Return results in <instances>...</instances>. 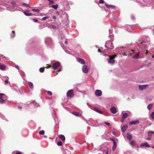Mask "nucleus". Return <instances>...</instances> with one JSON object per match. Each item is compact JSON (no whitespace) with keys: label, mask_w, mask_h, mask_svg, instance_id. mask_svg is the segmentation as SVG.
Listing matches in <instances>:
<instances>
[{"label":"nucleus","mask_w":154,"mask_h":154,"mask_svg":"<svg viewBox=\"0 0 154 154\" xmlns=\"http://www.w3.org/2000/svg\"><path fill=\"white\" fill-rule=\"evenodd\" d=\"M105 46L107 48L113 49L114 46L112 43L109 41H106L105 43Z\"/></svg>","instance_id":"obj_1"},{"label":"nucleus","mask_w":154,"mask_h":154,"mask_svg":"<svg viewBox=\"0 0 154 154\" xmlns=\"http://www.w3.org/2000/svg\"><path fill=\"white\" fill-rule=\"evenodd\" d=\"M117 57L116 55L110 56L109 58L108 59V61L110 63H114L115 62V60L114 59Z\"/></svg>","instance_id":"obj_2"},{"label":"nucleus","mask_w":154,"mask_h":154,"mask_svg":"<svg viewBox=\"0 0 154 154\" xmlns=\"http://www.w3.org/2000/svg\"><path fill=\"white\" fill-rule=\"evenodd\" d=\"M67 95L70 97H74L73 91L71 89L69 90L67 93Z\"/></svg>","instance_id":"obj_3"},{"label":"nucleus","mask_w":154,"mask_h":154,"mask_svg":"<svg viewBox=\"0 0 154 154\" xmlns=\"http://www.w3.org/2000/svg\"><path fill=\"white\" fill-rule=\"evenodd\" d=\"M45 43L48 45H52V42L51 39L50 38H47L45 41Z\"/></svg>","instance_id":"obj_4"},{"label":"nucleus","mask_w":154,"mask_h":154,"mask_svg":"<svg viewBox=\"0 0 154 154\" xmlns=\"http://www.w3.org/2000/svg\"><path fill=\"white\" fill-rule=\"evenodd\" d=\"M148 87V86L147 85H139V89L140 91H143V90L146 89Z\"/></svg>","instance_id":"obj_5"},{"label":"nucleus","mask_w":154,"mask_h":154,"mask_svg":"<svg viewBox=\"0 0 154 154\" xmlns=\"http://www.w3.org/2000/svg\"><path fill=\"white\" fill-rule=\"evenodd\" d=\"M60 63L59 62H57L54 63L52 65V67L54 69H57L60 66Z\"/></svg>","instance_id":"obj_6"},{"label":"nucleus","mask_w":154,"mask_h":154,"mask_svg":"<svg viewBox=\"0 0 154 154\" xmlns=\"http://www.w3.org/2000/svg\"><path fill=\"white\" fill-rule=\"evenodd\" d=\"M82 71L85 73H87L88 72V69L87 66L86 65H84L82 67Z\"/></svg>","instance_id":"obj_7"},{"label":"nucleus","mask_w":154,"mask_h":154,"mask_svg":"<svg viewBox=\"0 0 154 154\" xmlns=\"http://www.w3.org/2000/svg\"><path fill=\"white\" fill-rule=\"evenodd\" d=\"M95 94L97 96H100L102 95V92L99 90H97L95 93Z\"/></svg>","instance_id":"obj_8"},{"label":"nucleus","mask_w":154,"mask_h":154,"mask_svg":"<svg viewBox=\"0 0 154 154\" xmlns=\"http://www.w3.org/2000/svg\"><path fill=\"white\" fill-rule=\"evenodd\" d=\"M6 58L4 55L0 54V62H4L6 60Z\"/></svg>","instance_id":"obj_9"},{"label":"nucleus","mask_w":154,"mask_h":154,"mask_svg":"<svg viewBox=\"0 0 154 154\" xmlns=\"http://www.w3.org/2000/svg\"><path fill=\"white\" fill-rule=\"evenodd\" d=\"M76 59L78 62H79L82 64H84L85 63V61L82 58H77Z\"/></svg>","instance_id":"obj_10"},{"label":"nucleus","mask_w":154,"mask_h":154,"mask_svg":"<svg viewBox=\"0 0 154 154\" xmlns=\"http://www.w3.org/2000/svg\"><path fill=\"white\" fill-rule=\"evenodd\" d=\"M29 10H26L24 12V14L27 16H30L32 15V14L30 13Z\"/></svg>","instance_id":"obj_11"},{"label":"nucleus","mask_w":154,"mask_h":154,"mask_svg":"<svg viewBox=\"0 0 154 154\" xmlns=\"http://www.w3.org/2000/svg\"><path fill=\"white\" fill-rule=\"evenodd\" d=\"M110 110L113 114H115L116 113V109L115 107H112L110 108Z\"/></svg>","instance_id":"obj_12"},{"label":"nucleus","mask_w":154,"mask_h":154,"mask_svg":"<svg viewBox=\"0 0 154 154\" xmlns=\"http://www.w3.org/2000/svg\"><path fill=\"white\" fill-rule=\"evenodd\" d=\"M139 122V121L138 120L132 121L130 123V124L132 125H133L138 124Z\"/></svg>","instance_id":"obj_13"},{"label":"nucleus","mask_w":154,"mask_h":154,"mask_svg":"<svg viewBox=\"0 0 154 154\" xmlns=\"http://www.w3.org/2000/svg\"><path fill=\"white\" fill-rule=\"evenodd\" d=\"M140 53L139 52L137 53L132 57L134 59H138L139 58Z\"/></svg>","instance_id":"obj_14"},{"label":"nucleus","mask_w":154,"mask_h":154,"mask_svg":"<svg viewBox=\"0 0 154 154\" xmlns=\"http://www.w3.org/2000/svg\"><path fill=\"white\" fill-rule=\"evenodd\" d=\"M128 126L127 125H124L123 127L121 128V130L122 132H124L125 131L126 129L128 128Z\"/></svg>","instance_id":"obj_15"},{"label":"nucleus","mask_w":154,"mask_h":154,"mask_svg":"<svg viewBox=\"0 0 154 154\" xmlns=\"http://www.w3.org/2000/svg\"><path fill=\"white\" fill-rule=\"evenodd\" d=\"M141 146H145L147 147H150V146L148 144L147 142H145L143 143H142L141 144Z\"/></svg>","instance_id":"obj_16"},{"label":"nucleus","mask_w":154,"mask_h":154,"mask_svg":"<svg viewBox=\"0 0 154 154\" xmlns=\"http://www.w3.org/2000/svg\"><path fill=\"white\" fill-rule=\"evenodd\" d=\"M130 144L132 146H136V141L134 140H132L130 141Z\"/></svg>","instance_id":"obj_17"},{"label":"nucleus","mask_w":154,"mask_h":154,"mask_svg":"<svg viewBox=\"0 0 154 154\" xmlns=\"http://www.w3.org/2000/svg\"><path fill=\"white\" fill-rule=\"evenodd\" d=\"M60 138L63 141H65V136L63 135H60L59 136Z\"/></svg>","instance_id":"obj_18"},{"label":"nucleus","mask_w":154,"mask_h":154,"mask_svg":"<svg viewBox=\"0 0 154 154\" xmlns=\"http://www.w3.org/2000/svg\"><path fill=\"white\" fill-rule=\"evenodd\" d=\"M72 114L77 116H80L81 115V114L79 112L76 111H73L72 112Z\"/></svg>","instance_id":"obj_19"},{"label":"nucleus","mask_w":154,"mask_h":154,"mask_svg":"<svg viewBox=\"0 0 154 154\" xmlns=\"http://www.w3.org/2000/svg\"><path fill=\"white\" fill-rule=\"evenodd\" d=\"M6 68V67L5 65L3 64H1L0 65V69L2 70H5Z\"/></svg>","instance_id":"obj_20"},{"label":"nucleus","mask_w":154,"mask_h":154,"mask_svg":"<svg viewBox=\"0 0 154 154\" xmlns=\"http://www.w3.org/2000/svg\"><path fill=\"white\" fill-rule=\"evenodd\" d=\"M128 114L127 113H124L123 114L122 118L124 119H126L128 116Z\"/></svg>","instance_id":"obj_21"},{"label":"nucleus","mask_w":154,"mask_h":154,"mask_svg":"<svg viewBox=\"0 0 154 154\" xmlns=\"http://www.w3.org/2000/svg\"><path fill=\"white\" fill-rule=\"evenodd\" d=\"M28 85L31 89H32L33 88V85L32 83L29 82L28 83Z\"/></svg>","instance_id":"obj_22"},{"label":"nucleus","mask_w":154,"mask_h":154,"mask_svg":"<svg viewBox=\"0 0 154 154\" xmlns=\"http://www.w3.org/2000/svg\"><path fill=\"white\" fill-rule=\"evenodd\" d=\"M106 6L108 8H114L115 7V6L112 5H108L107 4H105Z\"/></svg>","instance_id":"obj_23"},{"label":"nucleus","mask_w":154,"mask_h":154,"mask_svg":"<svg viewBox=\"0 0 154 154\" xmlns=\"http://www.w3.org/2000/svg\"><path fill=\"white\" fill-rule=\"evenodd\" d=\"M127 139L130 140L132 139V136L131 135L129 134L127 135Z\"/></svg>","instance_id":"obj_24"},{"label":"nucleus","mask_w":154,"mask_h":154,"mask_svg":"<svg viewBox=\"0 0 154 154\" xmlns=\"http://www.w3.org/2000/svg\"><path fill=\"white\" fill-rule=\"evenodd\" d=\"M58 5L57 4L53 5L51 7L54 8L55 9H57V8Z\"/></svg>","instance_id":"obj_25"},{"label":"nucleus","mask_w":154,"mask_h":154,"mask_svg":"<svg viewBox=\"0 0 154 154\" xmlns=\"http://www.w3.org/2000/svg\"><path fill=\"white\" fill-rule=\"evenodd\" d=\"M152 105L153 104L152 103L149 104L147 106V109L149 110L150 109L152 108Z\"/></svg>","instance_id":"obj_26"},{"label":"nucleus","mask_w":154,"mask_h":154,"mask_svg":"<svg viewBox=\"0 0 154 154\" xmlns=\"http://www.w3.org/2000/svg\"><path fill=\"white\" fill-rule=\"evenodd\" d=\"M117 144H113L112 149V150L113 151H114L116 149L117 147Z\"/></svg>","instance_id":"obj_27"},{"label":"nucleus","mask_w":154,"mask_h":154,"mask_svg":"<svg viewBox=\"0 0 154 154\" xmlns=\"http://www.w3.org/2000/svg\"><path fill=\"white\" fill-rule=\"evenodd\" d=\"M12 34L11 36V38H13L15 36V32L14 31H12Z\"/></svg>","instance_id":"obj_28"},{"label":"nucleus","mask_w":154,"mask_h":154,"mask_svg":"<svg viewBox=\"0 0 154 154\" xmlns=\"http://www.w3.org/2000/svg\"><path fill=\"white\" fill-rule=\"evenodd\" d=\"M39 133L40 135H43L45 133V131L44 130H42L39 131Z\"/></svg>","instance_id":"obj_29"},{"label":"nucleus","mask_w":154,"mask_h":154,"mask_svg":"<svg viewBox=\"0 0 154 154\" xmlns=\"http://www.w3.org/2000/svg\"><path fill=\"white\" fill-rule=\"evenodd\" d=\"M39 71L41 72H43L44 71V68H41L39 69Z\"/></svg>","instance_id":"obj_30"},{"label":"nucleus","mask_w":154,"mask_h":154,"mask_svg":"<svg viewBox=\"0 0 154 154\" xmlns=\"http://www.w3.org/2000/svg\"><path fill=\"white\" fill-rule=\"evenodd\" d=\"M150 116L153 119H154V112H152L151 115H150Z\"/></svg>","instance_id":"obj_31"},{"label":"nucleus","mask_w":154,"mask_h":154,"mask_svg":"<svg viewBox=\"0 0 154 154\" xmlns=\"http://www.w3.org/2000/svg\"><path fill=\"white\" fill-rule=\"evenodd\" d=\"M57 144L59 146H62V142L61 141H59L57 143Z\"/></svg>","instance_id":"obj_32"},{"label":"nucleus","mask_w":154,"mask_h":154,"mask_svg":"<svg viewBox=\"0 0 154 154\" xmlns=\"http://www.w3.org/2000/svg\"><path fill=\"white\" fill-rule=\"evenodd\" d=\"M95 111L98 113L102 114V112L97 109H95Z\"/></svg>","instance_id":"obj_33"},{"label":"nucleus","mask_w":154,"mask_h":154,"mask_svg":"<svg viewBox=\"0 0 154 154\" xmlns=\"http://www.w3.org/2000/svg\"><path fill=\"white\" fill-rule=\"evenodd\" d=\"M4 102V100L3 99H0V103L2 104Z\"/></svg>","instance_id":"obj_34"},{"label":"nucleus","mask_w":154,"mask_h":154,"mask_svg":"<svg viewBox=\"0 0 154 154\" xmlns=\"http://www.w3.org/2000/svg\"><path fill=\"white\" fill-rule=\"evenodd\" d=\"M48 0L49 2L51 4H54V1L52 0Z\"/></svg>","instance_id":"obj_35"},{"label":"nucleus","mask_w":154,"mask_h":154,"mask_svg":"<svg viewBox=\"0 0 154 154\" xmlns=\"http://www.w3.org/2000/svg\"><path fill=\"white\" fill-rule=\"evenodd\" d=\"M47 92L50 95H51L52 94V92L50 91H47Z\"/></svg>","instance_id":"obj_36"},{"label":"nucleus","mask_w":154,"mask_h":154,"mask_svg":"<svg viewBox=\"0 0 154 154\" xmlns=\"http://www.w3.org/2000/svg\"><path fill=\"white\" fill-rule=\"evenodd\" d=\"M104 3V2L103 0H100L99 3L100 4H103Z\"/></svg>","instance_id":"obj_37"},{"label":"nucleus","mask_w":154,"mask_h":154,"mask_svg":"<svg viewBox=\"0 0 154 154\" xmlns=\"http://www.w3.org/2000/svg\"><path fill=\"white\" fill-rule=\"evenodd\" d=\"M23 5L26 6L27 7H29V4H27L26 3H24L23 4Z\"/></svg>","instance_id":"obj_38"},{"label":"nucleus","mask_w":154,"mask_h":154,"mask_svg":"<svg viewBox=\"0 0 154 154\" xmlns=\"http://www.w3.org/2000/svg\"><path fill=\"white\" fill-rule=\"evenodd\" d=\"M49 18L48 17H43L42 19V20H46L47 18Z\"/></svg>","instance_id":"obj_39"},{"label":"nucleus","mask_w":154,"mask_h":154,"mask_svg":"<svg viewBox=\"0 0 154 154\" xmlns=\"http://www.w3.org/2000/svg\"><path fill=\"white\" fill-rule=\"evenodd\" d=\"M103 154H108V151L106 150H104Z\"/></svg>","instance_id":"obj_40"},{"label":"nucleus","mask_w":154,"mask_h":154,"mask_svg":"<svg viewBox=\"0 0 154 154\" xmlns=\"http://www.w3.org/2000/svg\"><path fill=\"white\" fill-rule=\"evenodd\" d=\"M148 134L149 135V134H154V132L151 131H150L148 132Z\"/></svg>","instance_id":"obj_41"},{"label":"nucleus","mask_w":154,"mask_h":154,"mask_svg":"<svg viewBox=\"0 0 154 154\" xmlns=\"http://www.w3.org/2000/svg\"><path fill=\"white\" fill-rule=\"evenodd\" d=\"M32 10L34 11L38 12L39 10L38 9H32Z\"/></svg>","instance_id":"obj_42"},{"label":"nucleus","mask_w":154,"mask_h":154,"mask_svg":"<svg viewBox=\"0 0 154 154\" xmlns=\"http://www.w3.org/2000/svg\"><path fill=\"white\" fill-rule=\"evenodd\" d=\"M33 21L35 22H37L38 21V20H37L35 19H33Z\"/></svg>","instance_id":"obj_43"},{"label":"nucleus","mask_w":154,"mask_h":154,"mask_svg":"<svg viewBox=\"0 0 154 154\" xmlns=\"http://www.w3.org/2000/svg\"><path fill=\"white\" fill-rule=\"evenodd\" d=\"M5 84L7 85L8 83V80H5Z\"/></svg>","instance_id":"obj_44"},{"label":"nucleus","mask_w":154,"mask_h":154,"mask_svg":"<svg viewBox=\"0 0 154 154\" xmlns=\"http://www.w3.org/2000/svg\"><path fill=\"white\" fill-rule=\"evenodd\" d=\"M15 154H22V153L20 151H18Z\"/></svg>","instance_id":"obj_45"},{"label":"nucleus","mask_w":154,"mask_h":154,"mask_svg":"<svg viewBox=\"0 0 154 154\" xmlns=\"http://www.w3.org/2000/svg\"><path fill=\"white\" fill-rule=\"evenodd\" d=\"M124 119H124L123 118H122V119H121V122H123V121H124Z\"/></svg>","instance_id":"obj_46"},{"label":"nucleus","mask_w":154,"mask_h":154,"mask_svg":"<svg viewBox=\"0 0 154 154\" xmlns=\"http://www.w3.org/2000/svg\"><path fill=\"white\" fill-rule=\"evenodd\" d=\"M105 124L108 125H110V124L109 123L107 122H106L105 123Z\"/></svg>","instance_id":"obj_47"},{"label":"nucleus","mask_w":154,"mask_h":154,"mask_svg":"<svg viewBox=\"0 0 154 154\" xmlns=\"http://www.w3.org/2000/svg\"><path fill=\"white\" fill-rule=\"evenodd\" d=\"M113 144H117L116 141L115 140H113Z\"/></svg>","instance_id":"obj_48"},{"label":"nucleus","mask_w":154,"mask_h":154,"mask_svg":"<svg viewBox=\"0 0 154 154\" xmlns=\"http://www.w3.org/2000/svg\"><path fill=\"white\" fill-rule=\"evenodd\" d=\"M51 66V65H49L47 67V68H49Z\"/></svg>","instance_id":"obj_49"},{"label":"nucleus","mask_w":154,"mask_h":154,"mask_svg":"<svg viewBox=\"0 0 154 154\" xmlns=\"http://www.w3.org/2000/svg\"><path fill=\"white\" fill-rule=\"evenodd\" d=\"M16 68L19 69V67L18 65H17L15 66Z\"/></svg>","instance_id":"obj_50"},{"label":"nucleus","mask_w":154,"mask_h":154,"mask_svg":"<svg viewBox=\"0 0 154 154\" xmlns=\"http://www.w3.org/2000/svg\"><path fill=\"white\" fill-rule=\"evenodd\" d=\"M53 18L54 19V20H55V19H56V17L55 16H54L53 17Z\"/></svg>","instance_id":"obj_51"},{"label":"nucleus","mask_w":154,"mask_h":154,"mask_svg":"<svg viewBox=\"0 0 154 154\" xmlns=\"http://www.w3.org/2000/svg\"><path fill=\"white\" fill-rule=\"evenodd\" d=\"M3 96H0V99H3Z\"/></svg>","instance_id":"obj_52"},{"label":"nucleus","mask_w":154,"mask_h":154,"mask_svg":"<svg viewBox=\"0 0 154 154\" xmlns=\"http://www.w3.org/2000/svg\"><path fill=\"white\" fill-rule=\"evenodd\" d=\"M110 140H112L113 141V140H115L114 139H113L112 138H110Z\"/></svg>","instance_id":"obj_53"},{"label":"nucleus","mask_w":154,"mask_h":154,"mask_svg":"<svg viewBox=\"0 0 154 154\" xmlns=\"http://www.w3.org/2000/svg\"><path fill=\"white\" fill-rule=\"evenodd\" d=\"M4 95V94H3L0 93V95H1V96H3V95Z\"/></svg>","instance_id":"obj_54"},{"label":"nucleus","mask_w":154,"mask_h":154,"mask_svg":"<svg viewBox=\"0 0 154 154\" xmlns=\"http://www.w3.org/2000/svg\"><path fill=\"white\" fill-rule=\"evenodd\" d=\"M98 52H101V50H100V49H98Z\"/></svg>","instance_id":"obj_55"},{"label":"nucleus","mask_w":154,"mask_h":154,"mask_svg":"<svg viewBox=\"0 0 154 154\" xmlns=\"http://www.w3.org/2000/svg\"><path fill=\"white\" fill-rule=\"evenodd\" d=\"M151 139V138H148L147 139L148 140H150Z\"/></svg>","instance_id":"obj_56"},{"label":"nucleus","mask_w":154,"mask_h":154,"mask_svg":"<svg viewBox=\"0 0 154 154\" xmlns=\"http://www.w3.org/2000/svg\"><path fill=\"white\" fill-rule=\"evenodd\" d=\"M152 58H154V54L152 56Z\"/></svg>","instance_id":"obj_57"},{"label":"nucleus","mask_w":154,"mask_h":154,"mask_svg":"<svg viewBox=\"0 0 154 154\" xmlns=\"http://www.w3.org/2000/svg\"><path fill=\"white\" fill-rule=\"evenodd\" d=\"M110 37H111V38H112V35H110Z\"/></svg>","instance_id":"obj_58"},{"label":"nucleus","mask_w":154,"mask_h":154,"mask_svg":"<svg viewBox=\"0 0 154 154\" xmlns=\"http://www.w3.org/2000/svg\"><path fill=\"white\" fill-rule=\"evenodd\" d=\"M110 37H111V38H112V35H110Z\"/></svg>","instance_id":"obj_59"},{"label":"nucleus","mask_w":154,"mask_h":154,"mask_svg":"<svg viewBox=\"0 0 154 154\" xmlns=\"http://www.w3.org/2000/svg\"><path fill=\"white\" fill-rule=\"evenodd\" d=\"M148 52V51H147L146 52V54H147Z\"/></svg>","instance_id":"obj_60"},{"label":"nucleus","mask_w":154,"mask_h":154,"mask_svg":"<svg viewBox=\"0 0 154 154\" xmlns=\"http://www.w3.org/2000/svg\"><path fill=\"white\" fill-rule=\"evenodd\" d=\"M19 108H20V109H21V107H19Z\"/></svg>","instance_id":"obj_61"},{"label":"nucleus","mask_w":154,"mask_h":154,"mask_svg":"<svg viewBox=\"0 0 154 154\" xmlns=\"http://www.w3.org/2000/svg\"><path fill=\"white\" fill-rule=\"evenodd\" d=\"M152 148H153V149H154V146H152Z\"/></svg>","instance_id":"obj_62"},{"label":"nucleus","mask_w":154,"mask_h":154,"mask_svg":"<svg viewBox=\"0 0 154 154\" xmlns=\"http://www.w3.org/2000/svg\"><path fill=\"white\" fill-rule=\"evenodd\" d=\"M61 71V70H60V69L58 71Z\"/></svg>","instance_id":"obj_63"},{"label":"nucleus","mask_w":154,"mask_h":154,"mask_svg":"<svg viewBox=\"0 0 154 154\" xmlns=\"http://www.w3.org/2000/svg\"><path fill=\"white\" fill-rule=\"evenodd\" d=\"M66 42H67V41H65V43H66Z\"/></svg>","instance_id":"obj_64"}]
</instances>
